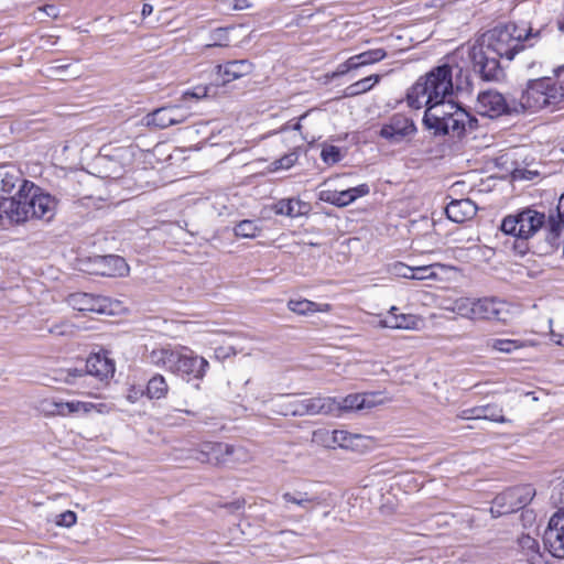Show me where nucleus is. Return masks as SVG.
I'll return each mask as SVG.
<instances>
[{
	"label": "nucleus",
	"instance_id": "obj_29",
	"mask_svg": "<svg viewBox=\"0 0 564 564\" xmlns=\"http://www.w3.org/2000/svg\"><path fill=\"white\" fill-rule=\"evenodd\" d=\"M282 499L286 503H293L310 512L313 510L314 506H318L322 503V499L319 496L308 495L307 492L294 491V492H284L282 495Z\"/></svg>",
	"mask_w": 564,
	"mask_h": 564
},
{
	"label": "nucleus",
	"instance_id": "obj_39",
	"mask_svg": "<svg viewBox=\"0 0 564 564\" xmlns=\"http://www.w3.org/2000/svg\"><path fill=\"white\" fill-rule=\"evenodd\" d=\"M358 67L367 66L382 61L387 57V52L383 48H375L354 55Z\"/></svg>",
	"mask_w": 564,
	"mask_h": 564
},
{
	"label": "nucleus",
	"instance_id": "obj_11",
	"mask_svg": "<svg viewBox=\"0 0 564 564\" xmlns=\"http://www.w3.org/2000/svg\"><path fill=\"white\" fill-rule=\"evenodd\" d=\"M115 373V364L108 357L95 354L87 358L85 367L83 369L78 368H68L65 370H61L58 378L59 381H63L67 384L76 383L77 378H82L84 376H93L100 381H106L111 378Z\"/></svg>",
	"mask_w": 564,
	"mask_h": 564
},
{
	"label": "nucleus",
	"instance_id": "obj_63",
	"mask_svg": "<svg viewBox=\"0 0 564 564\" xmlns=\"http://www.w3.org/2000/svg\"><path fill=\"white\" fill-rule=\"evenodd\" d=\"M552 338L557 345L564 347V335L552 333Z\"/></svg>",
	"mask_w": 564,
	"mask_h": 564
},
{
	"label": "nucleus",
	"instance_id": "obj_54",
	"mask_svg": "<svg viewBox=\"0 0 564 564\" xmlns=\"http://www.w3.org/2000/svg\"><path fill=\"white\" fill-rule=\"evenodd\" d=\"M347 192H348L351 200L355 202L357 198L368 195L370 192V188L367 184H360L356 187L348 188Z\"/></svg>",
	"mask_w": 564,
	"mask_h": 564
},
{
	"label": "nucleus",
	"instance_id": "obj_64",
	"mask_svg": "<svg viewBox=\"0 0 564 564\" xmlns=\"http://www.w3.org/2000/svg\"><path fill=\"white\" fill-rule=\"evenodd\" d=\"M45 11H46V13H47L48 15H54V17H55V13H54L55 8H54L53 6H47V7L45 8Z\"/></svg>",
	"mask_w": 564,
	"mask_h": 564
},
{
	"label": "nucleus",
	"instance_id": "obj_8",
	"mask_svg": "<svg viewBox=\"0 0 564 564\" xmlns=\"http://www.w3.org/2000/svg\"><path fill=\"white\" fill-rule=\"evenodd\" d=\"M564 101V86L552 78H539L528 82L519 99L516 98L513 111L524 113L535 112L546 107L556 106Z\"/></svg>",
	"mask_w": 564,
	"mask_h": 564
},
{
	"label": "nucleus",
	"instance_id": "obj_46",
	"mask_svg": "<svg viewBox=\"0 0 564 564\" xmlns=\"http://www.w3.org/2000/svg\"><path fill=\"white\" fill-rule=\"evenodd\" d=\"M105 260L113 265V271L109 272V275H122L124 272L128 271V264L126 263L124 259L119 256H107Z\"/></svg>",
	"mask_w": 564,
	"mask_h": 564
},
{
	"label": "nucleus",
	"instance_id": "obj_30",
	"mask_svg": "<svg viewBox=\"0 0 564 564\" xmlns=\"http://www.w3.org/2000/svg\"><path fill=\"white\" fill-rule=\"evenodd\" d=\"M518 544L525 556L529 564H541L542 553L540 552L539 542L529 534H522L518 539Z\"/></svg>",
	"mask_w": 564,
	"mask_h": 564
},
{
	"label": "nucleus",
	"instance_id": "obj_50",
	"mask_svg": "<svg viewBox=\"0 0 564 564\" xmlns=\"http://www.w3.org/2000/svg\"><path fill=\"white\" fill-rule=\"evenodd\" d=\"M313 441L322 444L325 447H334L333 443V431L329 432L327 430H318L313 434Z\"/></svg>",
	"mask_w": 564,
	"mask_h": 564
},
{
	"label": "nucleus",
	"instance_id": "obj_20",
	"mask_svg": "<svg viewBox=\"0 0 564 564\" xmlns=\"http://www.w3.org/2000/svg\"><path fill=\"white\" fill-rule=\"evenodd\" d=\"M271 404L273 411L280 415H306V398L303 394H282L272 399Z\"/></svg>",
	"mask_w": 564,
	"mask_h": 564
},
{
	"label": "nucleus",
	"instance_id": "obj_38",
	"mask_svg": "<svg viewBox=\"0 0 564 564\" xmlns=\"http://www.w3.org/2000/svg\"><path fill=\"white\" fill-rule=\"evenodd\" d=\"M523 346V343L514 339L494 338L487 341L488 348L503 354H512Z\"/></svg>",
	"mask_w": 564,
	"mask_h": 564
},
{
	"label": "nucleus",
	"instance_id": "obj_60",
	"mask_svg": "<svg viewBox=\"0 0 564 564\" xmlns=\"http://www.w3.org/2000/svg\"><path fill=\"white\" fill-rule=\"evenodd\" d=\"M245 506V500L238 499L230 503H227L225 507L228 508L230 511L239 510Z\"/></svg>",
	"mask_w": 564,
	"mask_h": 564
},
{
	"label": "nucleus",
	"instance_id": "obj_41",
	"mask_svg": "<svg viewBox=\"0 0 564 564\" xmlns=\"http://www.w3.org/2000/svg\"><path fill=\"white\" fill-rule=\"evenodd\" d=\"M288 307L290 311L300 315H306L317 311V304L308 300H290Z\"/></svg>",
	"mask_w": 564,
	"mask_h": 564
},
{
	"label": "nucleus",
	"instance_id": "obj_6",
	"mask_svg": "<svg viewBox=\"0 0 564 564\" xmlns=\"http://www.w3.org/2000/svg\"><path fill=\"white\" fill-rule=\"evenodd\" d=\"M453 95V79L449 64H443L421 76L408 90L406 102L413 109L435 106Z\"/></svg>",
	"mask_w": 564,
	"mask_h": 564
},
{
	"label": "nucleus",
	"instance_id": "obj_33",
	"mask_svg": "<svg viewBox=\"0 0 564 564\" xmlns=\"http://www.w3.org/2000/svg\"><path fill=\"white\" fill-rule=\"evenodd\" d=\"M444 105H447L445 100L440 104L426 106V110L423 117V124L429 130L440 129L441 122L444 120Z\"/></svg>",
	"mask_w": 564,
	"mask_h": 564
},
{
	"label": "nucleus",
	"instance_id": "obj_22",
	"mask_svg": "<svg viewBox=\"0 0 564 564\" xmlns=\"http://www.w3.org/2000/svg\"><path fill=\"white\" fill-rule=\"evenodd\" d=\"M546 241L552 247H558L564 236V193L558 198L556 214H551L546 224Z\"/></svg>",
	"mask_w": 564,
	"mask_h": 564
},
{
	"label": "nucleus",
	"instance_id": "obj_28",
	"mask_svg": "<svg viewBox=\"0 0 564 564\" xmlns=\"http://www.w3.org/2000/svg\"><path fill=\"white\" fill-rule=\"evenodd\" d=\"M274 210L279 215L299 217L308 213L310 205L299 198L281 199L274 205Z\"/></svg>",
	"mask_w": 564,
	"mask_h": 564
},
{
	"label": "nucleus",
	"instance_id": "obj_32",
	"mask_svg": "<svg viewBox=\"0 0 564 564\" xmlns=\"http://www.w3.org/2000/svg\"><path fill=\"white\" fill-rule=\"evenodd\" d=\"M452 69V79H453V94L454 93H470L471 91V82L469 72L464 69L459 65H451Z\"/></svg>",
	"mask_w": 564,
	"mask_h": 564
},
{
	"label": "nucleus",
	"instance_id": "obj_3",
	"mask_svg": "<svg viewBox=\"0 0 564 564\" xmlns=\"http://www.w3.org/2000/svg\"><path fill=\"white\" fill-rule=\"evenodd\" d=\"M453 95V79L449 64H443L421 76L408 90L406 102L413 109L435 106Z\"/></svg>",
	"mask_w": 564,
	"mask_h": 564
},
{
	"label": "nucleus",
	"instance_id": "obj_62",
	"mask_svg": "<svg viewBox=\"0 0 564 564\" xmlns=\"http://www.w3.org/2000/svg\"><path fill=\"white\" fill-rule=\"evenodd\" d=\"M153 11V7L149 3H144L143 7H142V11H141V14L143 18L150 15Z\"/></svg>",
	"mask_w": 564,
	"mask_h": 564
},
{
	"label": "nucleus",
	"instance_id": "obj_26",
	"mask_svg": "<svg viewBox=\"0 0 564 564\" xmlns=\"http://www.w3.org/2000/svg\"><path fill=\"white\" fill-rule=\"evenodd\" d=\"M398 308L392 306L388 315L380 321L381 326L398 329H414L417 325V318L412 314H397Z\"/></svg>",
	"mask_w": 564,
	"mask_h": 564
},
{
	"label": "nucleus",
	"instance_id": "obj_2",
	"mask_svg": "<svg viewBox=\"0 0 564 564\" xmlns=\"http://www.w3.org/2000/svg\"><path fill=\"white\" fill-rule=\"evenodd\" d=\"M57 200L48 193H44L33 182H23L15 195L2 196L0 213L11 223L22 224L29 219L50 221L56 213Z\"/></svg>",
	"mask_w": 564,
	"mask_h": 564
},
{
	"label": "nucleus",
	"instance_id": "obj_43",
	"mask_svg": "<svg viewBox=\"0 0 564 564\" xmlns=\"http://www.w3.org/2000/svg\"><path fill=\"white\" fill-rule=\"evenodd\" d=\"M297 161V154L295 152L288 153L283 155L282 158L274 160L271 163V170L278 171V170H288L292 167L295 162Z\"/></svg>",
	"mask_w": 564,
	"mask_h": 564
},
{
	"label": "nucleus",
	"instance_id": "obj_51",
	"mask_svg": "<svg viewBox=\"0 0 564 564\" xmlns=\"http://www.w3.org/2000/svg\"><path fill=\"white\" fill-rule=\"evenodd\" d=\"M318 198L322 202L337 206L338 203V191L336 189H322L318 193Z\"/></svg>",
	"mask_w": 564,
	"mask_h": 564
},
{
	"label": "nucleus",
	"instance_id": "obj_9",
	"mask_svg": "<svg viewBox=\"0 0 564 564\" xmlns=\"http://www.w3.org/2000/svg\"><path fill=\"white\" fill-rule=\"evenodd\" d=\"M545 224V215L531 208L522 209L502 219L501 230L522 241L531 238Z\"/></svg>",
	"mask_w": 564,
	"mask_h": 564
},
{
	"label": "nucleus",
	"instance_id": "obj_57",
	"mask_svg": "<svg viewBox=\"0 0 564 564\" xmlns=\"http://www.w3.org/2000/svg\"><path fill=\"white\" fill-rule=\"evenodd\" d=\"M354 203L347 192V189L338 191V203L337 207H345Z\"/></svg>",
	"mask_w": 564,
	"mask_h": 564
},
{
	"label": "nucleus",
	"instance_id": "obj_58",
	"mask_svg": "<svg viewBox=\"0 0 564 564\" xmlns=\"http://www.w3.org/2000/svg\"><path fill=\"white\" fill-rule=\"evenodd\" d=\"M215 354L217 358H226L230 356L231 354H235V350L232 347H218L215 349Z\"/></svg>",
	"mask_w": 564,
	"mask_h": 564
},
{
	"label": "nucleus",
	"instance_id": "obj_23",
	"mask_svg": "<svg viewBox=\"0 0 564 564\" xmlns=\"http://www.w3.org/2000/svg\"><path fill=\"white\" fill-rule=\"evenodd\" d=\"M446 216L449 220L462 224L471 219L477 213L476 204L466 199H453L445 208Z\"/></svg>",
	"mask_w": 564,
	"mask_h": 564
},
{
	"label": "nucleus",
	"instance_id": "obj_31",
	"mask_svg": "<svg viewBox=\"0 0 564 564\" xmlns=\"http://www.w3.org/2000/svg\"><path fill=\"white\" fill-rule=\"evenodd\" d=\"M45 75L51 79L69 80L80 77L82 72L73 68L70 64H58L57 62L45 68Z\"/></svg>",
	"mask_w": 564,
	"mask_h": 564
},
{
	"label": "nucleus",
	"instance_id": "obj_59",
	"mask_svg": "<svg viewBox=\"0 0 564 564\" xmlns=\"http://www.w3.org/2000/svg\"><path fill=\"white\" fill-rule=\"evenodd\" d=\"M91 405H93L91 411L94 410V411H97L98 413H109L112 410L111 406H108L105 403H98V404L91 403Z\"/></svg>",
	"mask_w": 564,
	"mask_h": 564
},
{
	"label": "nucleus",
	"instance_id": "obj_37",
	"mask_svg": "<svg viewBox=\"0 0 564 564\" xmlns=\"http://www.w3.org/2000/svg\"><path fill=\"white\" fill-rule=\"evenodd\" d=\"M169 387L163 376L155 375L152 377L147 386V395L150 399H161L167 393Z\"/></svg>",
	"mask_w": 564,
	"mask_h": 564
},
{
	"label": "nucleus",
	"instance_id": "obj_48",
	"mask_svg": "<svg viewBox=\"0 0 564 564\" xmlns=\"http://www.w3.org/2000/svg\"><path fill=\"white\" fill-rule=\"evenodd\" d=\"M358 64L356 62L355 56L349 57L344 63L339 64L336 70L332 74V78L340 77L346 75L347 73L358 69Z\"/></svg>",
	"mask_w": 564,
	"mask_h": 564
},
{
	"label": "nucleus",
	"instance_id": "obj_45",
	"mask_svg": "<svg viewBox=\"0 0 564 564\" xmlns=\"http://www.w3.org/2000/svg\"><path fill=\"white\" fill-rule=\"evenodd\" d=\"M551 502L557 508V511H560L561 507L564 509V478L553 486Z\"/></svg>",
	"mask_w": 564,
	"mask_h": 564
},
{
	"label": "nucleus",
	"instance_id": "obj_12",
	"mask_svg": "<svg viewBox=\"0 0 564 564\" xmlns=\"http://www.w3.org/2000/svg\"><path fill=\"white\" fill-rule=\"evenodd\" d=\"M477 110L481 116L496 118L503 115L512 116L518 115L513 111L516 106L514 97H505L496 90H486L478 94Z\"/></svg>",
	"mask_w": 564,
	"mask_h": 564
},
{
	"label": "nucleus",
	"instance_id": "obj_19",
	"mask_svg": "<svg viewBox=\"0 0 564 564\" xmlns=\"http://www.w3.org/2000/svg\"><path fill=\"white\" fill-rule=\"evenodd\" d=\"M67 303L74 310L84 313H108L109 301L106 297L89 293H73L67 296Z\"/></svg>",
	"mask_w": 564,
	"mask_h": 564
},
{
	"label": "nucleus",
	"instance_id": "obj_5",
	"mask_svg": "<svg viewBox=\"0 0 564 564\" xmlns=\"http://www.w3.org/2000/svg\"><path fill=\"white\" fill-rule=\"evenodd\" d=\"M453 95V79L449 64H443L421 76L408 90L406 102L413 109L435 106Z\"/></svg>",
	"mask_w": 564,
	"mask_h": 564
},
{
	"label": "nucleus",
	"instance_id": "obj_15",
	"mask_svg": "<svg viewBox=\"0 0 564 564\" xmlns=\"http://www.w3.org/2000/svg\"><path fill=\"white\" fill-rule=\"evenodd\" d=\"M416 127L412 119L402 115H393L380 129V137L391 143H399L415 134Z\"/></svg>",
	"mask_w": 564,
	"mask_h": 564
},
{
	"label": "nucleus",
	"instance_id": "obj_55",
	"mask_svg": "<svg viewBox=\"0 0 564 564\" xmlns=\"http://www.w3.org/2000/svg\"><path fill=\"white\" fill-rule=\"evenodd\" d=\"M207 96V88L206 87H196L194 90H187L183 94L182 98L183 100H187L189 98L194 99H200Z\"/></svg>",
	"mask_w": 564,
	"mask_h": 564
},
{
	"label": "nucleus",
	"instance_id": "obj_13",
	"mask_svg": "<svg viewBox=\"0 0 564 564\" xmlns=\"http://www.w3.org/2000/svg\"><path fill=\"white\" fill-rule=\"evenodd\" d=\"M545 550L556 558H564V509L561 507L550 519L543 535Z\"/></svg>",
	"mask_w": 564,
	"mask_h": 564
},
{
	"label": "nucleus",
	"instance_id": "obj_56",
	"mask_svg": "<svg viewBox=\"0 0 564 564\" xmlns=\"http://www.w3.org/2000/svg\"><path fill=\"white\" fill-rule=\"evenodd\" d=\"M214 43L208 46L223 45V41H227V31L225 29H217L212 35Z\"/></svg>",
	"mask_w": 564,
	"mask_h": 564
},
{
	"label": "nucleus",
	"instance_id": "obj_44",
	"mask_svg": "<svg viewBox=\"0 0 564 564\" xmlns=\"http://www.w3.org/2000/svg\"><path fill=\"white\" fill-rule=\"evenodd\" d=\"M321 158L326 164H336L341 160L340 150L335 145H326L322 150Z\"/></svg>",
	"mask_w": 564,
	"mask_h": 564
},
{
	"label": "nucleus",
	"instance_id": "obj_35",
	"mask_svg": "<svg viewBox=\"0 0 564 564\" xmlns=\"http://www.w3.org/2000/svg\"><path fill=\"white\" fill-rule=\"evenodd\" d=\"M145 122L149 127L159 129H165L172 126V118H170V111L167 106L155 109L154 111L145 116Z\"/></svg>",
	"mask_w": 564,
	"mask_h": 564
},
{
	"label": "nucleus",
	"instance_id": "obj_4",
	"mask_svg": "<svg viewBox=\"0 0 564 564\" xmlns=\"http://www.w3.org/2000/svg\"><path fill=\"white\" fill-rule=\"evenodd\" d=\"M453 95V79L449 64H443L421 76L408 90L406 102L413 109L435 106Z\"/></svg>",
	"mask_w": 564,
	"mask_h": 564
},
{
	"label": "nucleus",
	"instance_id": "obj_14",
	"mask_svg": "<svg viewBox=\"0 0 564 564\" xmlns=\"http://www.w3.org/2000/svg\"><path fill=\"white\" fill-rule=\"evenodd\" d=\"M478 126V120L473 117L465 109H454V115L447 117L441 122L440 129H435V135L452 134L456 138H462L466 131L475 130Z\"/></svg>",
	"mask_w": 564,
	"mask_h": 564
},
{
	"label": "nucleus",
	"instance_id": "obj_52",
	"mask_svg": "<svg viewBox=\"0 0 564 564\" xmlns=\"http://www.w3.org/2000/svg\"><path fill=\"white\" fill-rule=\"evenodd\" d=\"M76 519H77L76 513L70 510H67L59 514L56 523L58 525L69 528L76 523Z\"/></svg>",
	"mask_w": 564,
	"mask_h": 564
},
{
	"label": "nucleus",
	"instance_id": "obj_53",
	"mask_svg": "<svg viewBox=\"0 0 564 564\" xmlns=\"http://www.w3.org/2000/svg\"><path fill=\"white\" fill-rule=\"evenodd\" d=\"M393 273L398 276L404 278V279H412L413 276V267H409L404 263H395L392 269Z\"/></svg>",
	"mask_w": 564,
	"mask_h": 564
},
{
	"label": "nucleus",
	"instance_id": "obj_61",
	"mask_svg": "<svg viewBox=\"0 0 564 564\" xmlns=\"http://www.w3.org/2000/svg\"><path fill=\"white\" fill-rule=\"evenodd\" d=\"M444 107L448 109V112H444V119H447V117H452V115H454V109H463L458 105L449 101L447 102V105H444Z\"/></svg>",
	"mask_w": 564,
	"mask_h": 564
},
{
	"label": "nucleus",
	"instance_id": "obj_49",
	"mask_svg": "<svg viewBox=\"0 0 564 564\" xmlns=\"http://www.w3.org/2000/svg\"><path fill=\"white\" fill-rule=\"evenodd\" d=\"M170 111V118H172V126L178 124L189 117V112L185 110L182 106H167Z\"/></svg>",
	"mask_w": 564,
	"mask_h": 564
},
{
	"label": "nucleus",
	"instance_id": "obj_18",
	"mask_svg": "<svg viewBox=\"0 0 564 564\" xmlns=\"http://www.w3.org/2000/svg\"><path fill=\"white\" fill-rule=\"evenodd\" d=\"M39 409L45 416H67L78 412L89 413L91 412L93 405L91 402H63L53 399H44L40 402Z\"/></svg>",
	"mask_w": 564,
	"mask_h": 564
},
{
	"label": "nucleus",
	"instance_id": "obj_16",
	"mask_svg": "<svg viewBox=\"0 0 564 564\" xmlns=\"http://www.w3.org/2000/svg\"><path fill=\"white\" fill-rule=\"evenodd\" d=\"M236 452L232 445L220 442H204L193 449L192 457L203 464L220 465L227 463L228 457Z\"/></svg>",
	"mask_w": 564,
	"mask_h": 564
},
{
	"label": "nucleus",
	"instance_id": "obj_25",
	"mask_svg": "<svg viewBox=\"0 0 564 564\" xmlns=\"http://www.w3.org/2000/svg\"><path fill=\"white\" fill-rule=\"evenodd\" d=\"M339 405L337 400L330 397L306 398V415H336Z\"/></svg>",
	"mask_w": 564,
	"mask_h": 564
},
{
	"label": "nucleus",
	"instance_id": "obj_36",
	"mask_svg": "<svg viewBox=\"0 0 564 564\" xmlns=\"http://www.w3.org/2000/svg\"><path fill=\"white\" fill-rule=\"evenodd\" d=\"M380 75L373 74L352 83L345 89L346 97H354L369 91L376 84L380 82Z\"/></svg>",
	"mask_w": 564,
	"mask_h": 564
},
{
	"label": "nucleus",
	"instance_id": "obj_42",
	"mask_svg": "<svg viewBox=\"0 0 564 564\" xmlns=\"http://www.w3.org/2000/svg\"><path fill=\"white\" fill-rule=\"evenodd\" d=\"M360 438L359 435L350 434L344 430L333 431V443L343 448H350L354 445V441Z\"/></svg>",
	"mask_w": 564,
	"mask_h": 564
},
{
	"label": "nucleus",
	"instance_id": "obj_17",
	"mask_svg": "<svg viewBox=\"0 0 564 564\" xmlns=\"http://www.w3.org/2000/svg\"><path fill=\"white\" fill-rule=\"evenodd\" d=\"M510 318L509 305L497 299L476 300L474 319H489L507 323Z\"/></svg>",
	"mask_w": 564,
	"mask_h": 564
},
{
	"label": "nucleus",
	"instance_id": "obj_7",
	"mask_svg": "<svg viewBox=\"0 0 564 564\" xmlns=\"http://www.w3.org/2000/svg\"><path fill=\"white\" fill-rule=\"evenodd\" d=\"M150 362L164 367L173 373L191 378L202 379L208 368V361L194 355L188 349L177 350L169 347L153 349L149 355Z\"/></svg>",
	"mask_w": 564,
	"mask_h": 564
},
{
	"label": "nucleus",
	"instance_id": "obj_27",
	"mask_svg": "<svg viewBox=\"0 0 564 564\" xmlns=\"http://www.w3.org/2000/svg\"><path fill=\"white\" fill-rule=\"evenodd\" d=\"M339 405L338 412L336 415H339L341 412L351 411V410H362L370 409L377 404L373 394H349L337 401Z\"/></svg>",
	"mask_w": 564,
	"mask_h": 564
},
{
	"label": "nucleus",
	"instance_id": "obj_34",
	"mask_svg": "<svg viewBox=\"0 0 564 564\" xmlns=\"http://www.w3.org/2000/svg\"><path fill=\"white\" fill-rule=\"evenodd\" d=\"M476 300L469 297H459L445 306V310L458 314L462 317L474 319V308Z\"/></svg>",
	"mask_w": 564,
	"mask_h": 564
},
{
	"label": "nucleus",
	"instance_id": "obj_24",
	"mask_svg": "<svg viewBox=\"0 0 564 564\" xmlns=\"http://www.w3.org/2000/svg\"><path fill=\"white\" fill-rule=\"evenodd\" d=\"M458 417L462 420H489L497 423H506L509 420L502 414V409L497 405H481L463 410Z\"/></svg>",
	"mask_w": 564,
	"mask_h": 564
},
{
	"label": "nucleus",
	"instance_id": "obj_1",
	"mask_svg": "<svg viewBox=\"0 0 564 564\" xmlns=\"http://www.w3.org/2000/svg\"><path fill=\"white\" fill-rule=\"evenodd\" d=\"M541 31L533 32L525 24L509 22L497 25L482 34L469 48V59L473 68L484 80L498 82L505 77L500 58L512 61L516 54L524 50L527 43L530 46L532 39L539 37Z\"/></svg>",
	"mask_w": 564,
	"mask_h": 564
},
{
	"label": "nucleus",
	"instance_id": "obj_47",
	"mask_svg": "<svg viewBox=\"0 0 564 564\" xmlns=\"http://www.w3.org/2000/svg\"><path fill=\"white\" fill-rule=\"evenodd\" d=\"M413 280H427V279H436L437 274L434 271V265H422V267H413Z\"/></svg>",
	"mask_w": 564,
	"mask_h": 564
},
{
	"label": "nucleus",
	"instance_id": "obj_40",
	"mask_svg": "<svg viewBox=\"0 0 564 564\" xmlns=\"http://www.w3.org/2000/svg\"><path fill=\"white\" fill-rule=\"evenodd\" d=\"M260 232V228L253 220L245 219L241 220L235 227V235L241 238H254Z\"/></svg>",
	"mask_w": 564,
	"mask_h": 564
},
{
	"label": "nucleus",
	"instance_id": "obj_10",
	"mask_svg": "<svg viewBox=\"0 0 564 564\" xmlns=\"http://www.w3.org/2000/svg\"><path fill=\"white\" fill-rule=\"evenodd\" d=\"M535 495L531 485H523L505 490L492 501L490 513L494 518L519 511L529 505Z\"/></svg>",
	"mask_w": 564,
	"mask_h": 564
},
{
	"label": "nucleus",
	"instance_id": "obj_21",
	"mask_svg": "<svg viewBox=\"0 0 564 564\" xmlns=\"http://www.w3.org/2000/svg\"><path fill=\"white\" fill-rule=\"evenodd\" d=\"M252 70L253 64L248 59L230 61L216 66V73L223 77V84L247 76L251 74Z\"/></svg>",
	"mask_w": 564,
	"mask_h": 564
}]
</instances>
